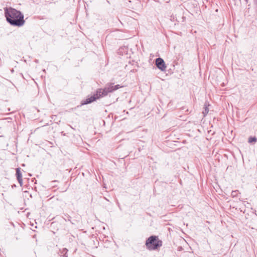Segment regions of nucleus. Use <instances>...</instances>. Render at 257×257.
Listing matches in <instances>:
<instances>
[{
  "mask_svg": "<svg viewBox=\"0 0 257 257\" xmlns=\"http://www.w3.org/2000/svg\"><path fill=\"white\" fill-rule=\"evenodd\" d=\"M16 175H17V177L18 182L20 183L21 186H22L23 185V179H22V175L21 173L20 168L16 169Z\"/></svg>",
  "mask_w": 257,
  "mask_h": 257,
  "instance_id": "39448f33",
  "label": "nucleus"
},
{
  "mask_svg": "<svg viewBox=\"0 0 257 257\" xmlns=\"http://www.w3.org/2000/svg\"><path fill=\"white\" fill-rule=\"evenodd\" d=\"M67 251H68V250L66 248H63V249L62 250V253H64L63 255L64 256L67 257V255H66Z\"/></svg>",
  "mask_w": 257,
  "mask_h": 257,
  "instance_id": "0eeeda50",
  "label": "nucleus"
},
{
  "mask_svg": "<svg viewBox=\"0 0 257 257\" xmlns=\"http://www.w3.org/2000/svg\"><path fill=\"white\" fill-rule=\"evenodd\" d=\"M237 191L236 190V191H233L232 192H231V195L232 197H235L237 195Z\"/></svg>",
  "mask_w": 257,
  "mask_h": 257,
  "instance_id": "6e6552de",
  "label": "nucleus"
},
{
  "mask_svg": "<svg viewBox=\"0 0 257 257\" xmlns=\"http://www.w3.org/2000/svg\"><path fill=\"white\" fill-rule=\"evenodd\" d=\"M256 141H257V139L255 137H250L248 139V142L249 143H255L256 142Z\"/></svg>",
  "mask_w": 257,
  "mask_h": 257,
  "instance_id": "423d86ee",
  "label": "nucleus"
},
{
  "mask_svg": "<svg viewBox=\"0 0 257 257\" xmlns=\"http://www.w3.org/2000/svg\"><path fill=\"white\" fill-rule=\"evenodd\" d=\"M208 108L207 107H205V110L203 111V113L204 114V115H205L206 114H207L208 112Z\"/></svg>",
  "mask_w": 257,
  "mask_h": 257,
  "instance_id": "1a4fd4ad",
  "label": "nucleus"
},
{
  "mask_svg": "<svg viewBox=\"0 0 257 257\" xmlns=\"http://www.w3.org/2000/svg\"><path fill=\"white\" fill-rule=\"evenodd\" d=\"M5 13L7 21L11 25L22 26L24 24V16L20 11L10 8H7Z\"/></svg>",
  "mask_w": 257,
  "mask_h": 257,
  "instance_id": "f257e3e1",
  "label": "nucleus"
},
{
  "mask_svg": "<svg viewBox=\"0 0 257 257\" xmlns=\"http://www.w3.org/2000/svg\"><path fill=\"white\" fill-rule=\"evenodd\" d=\"M121 87L119 85H113V83H108L103 89L97 90L95 94L90 97L87 98L82 104H87L91 103L96 99L105 96L108 93L112 92Z\"/></svg>",
  "mask_w": 257,
  "mask_h": 257,
  "instance_id": "f03ea898",
  "label": "nucleus"
},
{
  "mask_svg": "<svg viewBox=\"0 0 257 257\" xmlns=\"http://www.w3.org/2000/svg\"><path fill=\"white\" fill-rule=\"evenodd\" d=\"M156 65L161 71H165L166 66L165 64L164 61L161 58H158L156 59Z\"/></svg>",
  "mask_w": 257,
  "mask_h": 257,
  "instance_id": "20e7f679",
  "label": "nucleus"
},
{
  "mask_svg": "<svg viewBox=\"0 0 257 257\" xmlns=\"http://www.w3.org/2000/svg\"><path fill=\"white\" fill-rule=\"evenodd\" d=\"M146 245L149 250H156L162 246V241L158 236L152 235L147 239Z\"/></svg>",
  "mask_w": 257,
  "mask_h": 257,
  "instance_id": "7ed1b4c3",
  "label": "nucleus"
}]
</instances>
